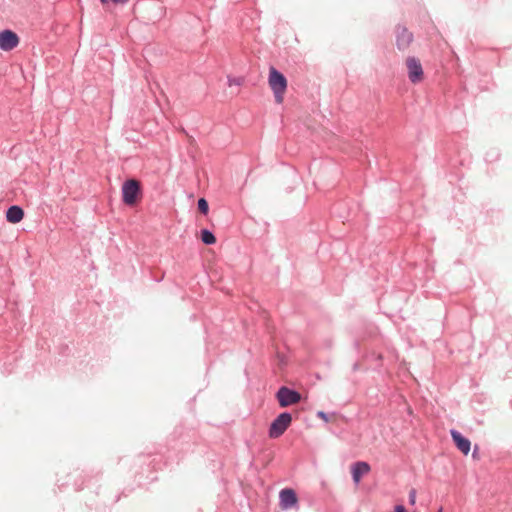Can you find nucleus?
I'll use <instances>...</instances> for the list:
<instances>
[{"label": "nucleus", "mask_w": 512, "mask_h": 512, "mask_svg": "<svg viewBox=\"0 0 512 512\" xmlns=\"http://www.w3.org/2000/svg\"><path fill=\"white\" fill-rule=\"evenodd\" d=\"M276 397L281 407H287L292 404H296L301 399V396L298 392L287 387H281L278 390Z\"/></svg>", "instance_id": "obj_5"}, {"label": "nucleus", "mask_w": 512, "mask_h": 512, "mask_svg": "<svg viewBox=\"0 0 512 512\" xmlns=\"http://www.w3.org/2000/svg\"><path fill=\"white\" fill-rule=\"evenodd\" d=\"M415 498H416V497H415V493H414V492H413V493H411V494H410V496H409V499H410V503H411V504H414V503H415Z\"/></svg>", "instance_id": "obj_16"}, {"label": "nucleus", "mask_w": 512, "mask_h": 512, "mask_svg": "<svg viewBox=\"0 0 512 512\" xmlns=\"http://www.w3.org/2000/svg\"><path fill=\"white\" fill-rule=\"evenodd\" d=\"M442 511H443V509H442V508H440V509L438 510V512H442Z\"/></svg>", "instance_id": "obj_19"}, {"label": "nucleus", "mask_w": 512, "mask_h": 512, "mask_svg": "<svg viewBox=\"0 0 512 512\" xmlns=\"http://www.w3.org/2000/svg\"><path fill=\"white\" fill-rule=\"evenodd\" d=\"M451 437L457 446V448L464 454L467 455L471 448V442L463 437L460 432L451 430Z\"/></svg>", "instance_id": "obj_10"}, {"label": "nucleus", "mask_w": 512, "mask_h": 512, "mask_svg": "<svg viewBox=\"0 0 512 512\" xmlns=\"http://www.w3.org/2000/svg\"><path fill=\"white\" fill-rule=\"evenodd\" d=\"M129 0H112L115 4H126Z\"/></svg>", "instance_id": "obj_15"}, {"label": "nucleus", "mask_w": 512, "mask_h": 512, "mask_svg": "<svg viewBox=\"0 0 512 512\" xmlns=\"http://www.w3.org/2000/svg\"><path fill=\"white\" fill-rule=\"evenodd\" d=\"M19 44V37L11 30L0 32V49L10 51Z\"/></svg>", "instance_id": "obj_6"}, {"label": "nucleus", "mask_w": 512, "mask_h": 512, "mask_svg": "<svg viewBox=\"0 0 512 512\" xmlns=\"http://www.w3.org/2000/svg\"><path fill=\"white\" fill-rule=\"evenodd\" d=\"M405 64L409 80L414 84L420 83L424 79V72L420 60L415 57H408Z\"/></svg>", "instance_id": "obj_4"}, {"label": "nucleus", "mask_w": 512, "mask_h": 512, "mask_svg": "<svg viewBox=\"0 0 512 512\" xmlns=\"http://www.w3.org/2000/svg\"><path fill=\"white\" fill-rule=\"evenodd\" d=\"M371 470L370 465L364 461H358L351 466V473L353 481L356 485L359 484L361 478L367 475Z\"/></svg>", "instance_id": "obj_9"}, {"label": "nucleus", "mask_w": 512, "mask_h": 512, "mask_svg": "<svg viewBox=\"0 0 512 512\" xmlns=\"http://www.w3.org/2000/svg\"><path fill=\"white\" fill-rule=\"evenodd\" d=\"M198 209L201 213L207 214L208 213V202L204 198H200L198 200Z\"/></svg>", "instance_id": "obj_13"}, {"label": "nucleus", "mask_w": 512, "mask_h": 512, "mask_svg": "<svg viewBox=\"0 0 512 512\" xmlns=\"http://www.w3.org/2000/svg\"><path fill=\"white\" fill-rule=\"evenodd\" d=\"M318 416L327 421V417L324 412H318Z\"/></svg>", "instance_id": "obj_17"}, {"label": "nucleus", "mask_w": 512, "mask_h": 512, "mask_svg": "<svg viewBox=\"0 0 512 512\" xmlns=\"http://www.w3.org/2000/svg\"><path fill=\"white\" fill-rule=\"evenodd\" d=\"M280 506L283 510H287L296 506L298 497L295 491L291 488L282 489L279 493Z\"/></svg>", "instance_id": "obj_8"}, {"label": "nucleus", "mask_w": 512, "mask_h": 512, "mask_svg": "<svg viewBox=\"0 0 512 512\" xmlns=\"http://www.w3.org/2000/svg\"><path fill=\"white\" fill-rule=\"evenodd\" d=\"M141 195V188L139 181L135 179L126 180L122 185V199L126 205H135Z\"/></svg>", "instance_id": "obj_2"}, {"label": "nucleus", "mask_w": 512, "mask_h": 512, "mask_svg": "<svg viewBox=\"0 0 512 512\" xmlns=\"http://www.w3.org/2000/svg\"><path fill=\"white\" fill-rule=\"evenodd\" d=\"M268 84L274 93L275 101L281 104L287 89V80L285 76L273 66L269 69Z\"/></svg>", "instance_id": "obj_1"}, {"label": "nucleus", "mask_w": 512, "mask_h": 512, "mask_svg": "<svg viewBox=\"0 0 512 512\" xmlns=\"http://www.w3.org/2000/svg\"><path fill=\"white\" fill-rule=\"evenodd\" d=\"M393 512H406V509L402 505H397Z\"/></svg>", "instance_id": "obj_14"}, {"label": "nucleus", "mask_w": 512, "mask_h": 512, "mask_svg": "<svg viewBox=\"0 0 512 512\" xmlns=\"http://www.w3.org/2000/svg\"><path fill=\"white\" fill-rule=\"evenodd\" d=\"M201 240L203 243L207 245H212L216 243V237L209 231V230H202L201 231Z\"/></svg>", "instance_id": "obj_12"}, {"label": "nucleus", "mask_w": 512, "mask_h": 512, "mask_svg": "<svg viewBox=\"0 0 512 512\" xmlns=\"http://www.w3.org/2000/svg\"><path fill=\"white\" fill-rule=\"evenodd\" d=\"M413 41V34L407 28L399 26L396 31V45L400 51L408 49Z\"/></svg>", "instance_id": "obj_7"}, {"label": "nucleus", "mask_w": 512, "mask_h": 512, "mask_svg": "<svg viewBox=\"0 0 512 512\" xmlns=\"http://www.w3.org/2000/svg\"><path fill=\"white\" fill-rule=\"evenodd\" d=\"M24 217V211L19 206H11L6 212V219L8 222L16 224L19 223Z\"/></svg>", "instance_id": "obj_11"}, {"label": "nucleus", "mask_w": 512, "mask_h": 512, "mask_svg": "<svg viewBox=\"0 0 512 512\" xmlns=\"http://www.w3.org/2000/svg\"><path fill=\"white\" fill-rule=\"evenodd\" d=\"M292 423V416L290 413L284 412L278 415L271 423L268 431V436L271 439H277L282 436Z\"/></svg>", "instance_id": "obj_3"}, {"label": "nucleus", "mask_w": 512, "mask_h": 512, "mask_svg": "<svg viewBox=\"0 0 512 512\" xmlns=\"http://www.w3.org/2000/svg\"><path fill=\"white\" fill-rule=\"evenodd\" d=\"M102 2V4H106L108 2V0H100Z\"/></svg>", "instance_id": "obj_18"}]
</instances>
